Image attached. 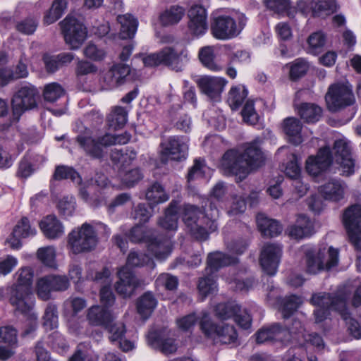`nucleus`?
Segmentation results:
<instances>
[{"label":"nucleus","mask_w":361,"mask_h":361,"mask_svg":"<svg viewBox=\"0 0 361 361\" xmlns=\"http://www.w3.org/2000/svg\"><path fill=\"white\" fill-rule=\"evenodd\" d=\"M182 214L190 235L197 240H207L209 233L218 228L219 210L212 202L207 201L202 210L191 204H185Z\"/></svg>","instance_id":"nucleus-1"},{"label":"nucleus","mask_w":361,"mask_h":361,"mask_svg":"<svg viewBox=\"0 0 361 361\" xmlns=\"http://www.w3.org/2000/svg\"><path fill=\"white\" fill-rule=\"evenodd\" d=\"M15 277L16 282L7 288L8 302L16 314L28 315L35 305L32 291L33 270L30 267L20 268Z\"/></svg>","instance_id":"nucleus-2"},{"label":"nucleus","mask_w":361,"mask_h":361,"mask_svg":"<svg viewBox=\"0 0 361 361\" xmlns=\"http://www.w3.org/2000/svg\"><path fill=\"white\" fill-rule=\"evenodd\" d=\"M130 139V135L127 133L121 135H111L106 133L104 135L93 137L90 131L87 130L77 135L75 140L80 148L86 155L95 159L104 158V148L114 145L126 144Z\"/></svg>","instance_id":"nucleus-3"},{"label":"nucleus","mask_w":361,"mask_h":361,"mask_svg":"<svg viewBox=\"0 0 361 361\" xmlns=\"http://www.w3.org/2000/svg\"><path fill=\"white\" fill-rule=\"evenodd\" d=\"M97 243L98 237L93 226L84 223L68 234L66 247L69 252L77 255L93 251Z\"/></svg>","instance_id":"nucleus-4"},{"label":"nucleus","mask_w":361,"mask_h":361,"mask_svg":"<svg viewBox=\"0 0 361 361\" xmlns=\"http://www.w3.org/2000/svg\"><path fill=\"white\" fill-rule=\"evenodd\" d=\"M304 261L307 274H317L322 271H329L338 264V250L330 247L326 259L325 248L310 247L305 250Z\"/></svg>","instance_id":"nucleus-5"},{"label":"nucleus","mask_w":361,"mask_h":361,"mask_svg":"<svg viewBox=\"0 0 361 361\" xmlns=\"http://www.w3.org/2000/svg\"><path fill=\"white\" fill-rule=\"evenodd\" d=\"M129 238L134 243H145L148 251L158 259H166L171 252L169 239L161 235L153 236L140 225H136L131 228Z\"/></svg>","instance_id":"nucleus-6"},{"label":"nucleus","mask_w":361,"mask_h":361,"mask_svg":"<svg viewBox=\"0 0 361 361\" xmlns=\"http://www.w3.org/2000/svg\"><path fill=\"white\" fill-rule=\"evenodd\" d=\"M200 326L205 337L212 339L214 344L235 345L238 342V333L233 325L217 324L207 316H204Z\"/></svg>","instance_id":"nucleus-7"},{"label":"nucleus","mask_w":361,"mask_h":361,"mask_svg":"<svg viewBox=\"0 0 361 361\" xmlns=\"http://www.w3.org/2000/svg\"><path fill=\"white\" fill-rule=\"evenodd\" d=\"M325 99L327 108L331 112H337L355 102L351 86L341 83L330 85Z\"/></svg>","instance_id":"nucleus-8"},{"label":"nucleus","mask_w":361,"mask_h":361,"mask_svg":"<svg viewBox=\"0 0 361 361\" xmlns=\"http://www.w3.org/2000/svg\"><path fill=\"white\" fill-rule=\"evenodd\" d=\"M293 325L295 326V330L294 327L288 329L279 323H274L269 326L263 327L255 334L256 341L257 343L287 341L290 339V334L299 333L302 329L301 323L298 320H294Z\"/></svg>","instance_id":"nucleus-9"},{"label":"nucleus","mask_w":361,"mask_h":361,"mask_svg":"<svg viewBox=\"0 0 361 361\" xmlns=\"http://www.w3.org/2000/svg\"><path fill=\"white\" fill-rule=\"evenodd\" d=\"M66 43L71 49H78L87 38V28L74 17L68 16L60 23Z\"/></svg>","instance_id":"nucleus-10"},{"label":"nucleus","mask_w":361,"mask_h":361,"mask_svg":"<svg viewBox=\"0 0 361 361\" xmlns=\"http://www.w3.org/2000/svg\"><path fill=\"white\" fill-rule=\"evenodd\" d=\"M70 286L69 279L66 275L49 274L39 278L36 283V293L44 301L51 298L52 292H62Z\"/></svg>","instance_id":"nucleus-11"},{"label":"nucleus","mask_w":361,"mask_h":361,"mask_svg":"<svg viewBox=\"0 0 361 361\" xmlns=\"http://www.w3.org/2000/svg\"><path fill=\"white\" fill-rule=\"evenodd\" d=\"M221 166L226 175L235 176L240 181L249 174L247 162L238 150H227L222 157Z\"/></svg>","instance_id":"nucleus-12"},{"label":"nucleus","mask_w":361,"mask_h":361,"mask_svg":"<svg viewBox=\"0 0 361 361\" xmlns=\"http://www.w3.org/2000/svg\"><path fill=\"white\" fill-rule=\"evenodd\" d=\"M343 221L350 242L361 251V204L348 207L343 213Z\"/></svg>","instance_id":"nucleus-13"},{"label":"nucleus","mask_w":361,"mask_h":361,"mask_svg":"<svg viewBox=\"0 0 361 361\" xmlns=\"http://www.w3.org/2000/svg\"><path fill=\"white\" fill-rule=\"evenodd\" d=\"M38 90L32 85L22 87L13 96L12 108L13 116L19 119L20 116L27 110L37 106Z\"/></svg>","instance_id":"nucleus-14"},{"label":"nucleus","mask_w":361,"mask_h":361,"mask_svg":"<svg viewBox=\"0 0 361 361\" xmlns=\"http://www.w3.org/2000/svg\"><path fill=\"white\" fill-rule=\"evenodd\" d=\"M162 159L180 161L188 156V138L184 136H171L161 143Z\"/></svg>","instance_id":"nucleus-15"},{"label":"nucleus","mask_w":361,"mask_h":361,"mask_svg":"<svg viewBox=\"0 0 361 361\" xmlns=\"http://www.w3.org/2000/svg\"><path fill=\"white\" fill-rule=\"evenodd\" d=\"M242 27L229 16L221 15L214 18L211 24L213 36L218 39H228L236 37Z\"/></svg>","instance_id":"nucleus-16"},{"label":"nucleus","mask_w":361,"mask_h":361,"mask_svg":"<svg viewBox=\"0 0 361 361\" xmlns=\"http://www.w3.org/2000/svg\"><path fill=\"white\" fill-rule=\"evenodd\" d=\"M282 256V247L276 243L265 244L260 252L259 263L263 271L274 276L277 272Z\"/></svg>","instance_id":"nucleus-17"},{"label":"nucleus","mask_w":361,"mask_h":361,"mask_svg":"<svg viewBox=\"0 0 361 361\" xmlns=\"http://www.w3.org/2000/svg\"><path fill=\"white\" fill-rule=\"evenodd\" d=\"M118 277L114 288L116 293L123 298H130L142 283L128 267H121L118 271Z\"/></svg>","instance_id":"nucleus-18"},{"label":"nucleus","mask_w":361,"mask_h":361,"mask_svg":"<svg viewBox=\"0 0 361 361\" xmlns=\"http://www.w3.org/2000/svg\"><path fill=\"white\" fill-rule=\"evenodd\" d=\"M348 298V295L341 292L334 296L326 293H319L312 295L310 302L317 307L331 309L341 312L346 305Z\"/></svg>","instance_id":"nucleus-19"},{"label":"nucleus","mask_w":361,"mask_h":361,"mask_svg":"<svg viewBox=\"0 0 361 361\" xmlns=\"http://www.w3.org/2000/svg\"><path fill=\"white\" fill-rule=\"evenodd\" d=\"M333 151L336 162L342 168L343 175L352 174L354 172L355 162L348 143L343 140H336Z\"/></svg>","instance_id":"nucleus-20"},{"label":"nucleus","mask_w":361,"mask_h":361,"mask_svg":"<svg viewBox=\"0 0 361 361\" xmlns=\"http://www.w3.org/2000/svg\"><path fill=\"white\" fill-rule=\"evenodd\" d=\"M332 162L331 152L329 147H324L319 150L317 156L310 157L306 161V171L313 176H317L325 171Z\"/></svg>","instance_id":"nucleus-21"},{"label":"nucleus","mask_w":361,"mask_h":361,"mask_svg":"<svg viewBox=\"0 0 361 361\" xmlns=\"http://www.w3.org/2000/svg\"><path fill=\"white\" fill-rule=\"evenodd\" d=\"M188 27L197 36L204 35L208 29L207 11L199 5L192 6L188 11Z\"/></svg>","instance_id":"nucleus-22"},{"label":"nucleus","mask_w":361,"mask_h":361,"mask_svg":"<svg viewBox=\"0 0 361 361\" xmlns=\"http://www.w3.org/2000/svg\"><path fill=\"white\" fill-rule=\"evenodd\" d=\"M161 50L162 65L176 72L182 71L188 61L184 50L178 51L172 47H165Z\"/></svg>","instance_id":"nucleus-23"},{"label":"nucleus","mask_w":361,"mask_h":361,"mask_svg":"<svg viewBox=\"0 0 361 361\" xmlns=\"http://www.w3.org/2000/svg\"><path fill=\"white\" fill-rule=\"evenodd\" d=\"M201 92L212 99L219 97L226 80L222 78L204 76L197 81Z\"/></svg>","instance_id":"nucleus-24"},{"label":"nucleus","mask_w":361,"mask_h":361,"mask_svg":"<svg viewBox=\"0 0 361 361\" xmlns=\"http://www.w3.org/2000/svg\"><path fill=\"white\" fill-rule=\"evenodd\" d=\"M129 66L117 63L114 65L104 75V81L107 89H114L123 85L130 75Z\"/></svg>","instance_id":"nucleus-25"},{"label":"nucleus","mask_w":361,"mask_h":361,"mask_svg":"<svg viewBox=\"0 0 361 361\" xmlns=\"http://www.w3.org/2000/svg\"><path fill=\"white\" fill-rule=\"evenodd\" d=\"M147 343L152 348L165 355L173 353L177 350L174 339L166 337L163 332L159 331L149 333Z\"/></svg>","instance_id":"nucleus-26"},{"label":"nucleus","mask_w":361,"mask_h":361,"mask_svg":"<svg viewBox=\"0 0 361 361\" xmlns=\"http://www.w3.org/2000/svg\"><path fill=\"white\" fill-rule=\"evenodd\" d=\"M44 235L49 240H56L64 234V226L56 215L44 216L39 223Z\"/></svg>","instance_id":"nucleus-27"},{"label":"nucleus","mask_w":361,"mask_h":361,"mask_svg":"<svg viewBox=\"0 0 361 361\" xmlns=\"http://www.w3.org/2000/svg\"><path fill=\"white\" fill-rule=\"evenodd\" d=\"M236 262L237 258L222 252L216 251L211 252L207 256V267L204 271L207 275H214L221 267L229 266Z\"/></svg>","instance_id":"nucleus-28"},{"label":"nucleus","mask_w":361,"mask_h":361,"mask_svg":"<svg viewBox=\"0 0 361 361\" xmlns=\"http://www.w3.org/2000/svg\"><path fill=\"white\" fill-rule=\"evenodd\" d=\"M286 233L292 238L300 240L313 233L312 225L307 217L300 215L295 224L288 226Z\"/></svg>","instance_id":"nucleus-29"},{"label":"nucleus","mask_w":361,"mask_h":361,"mask_svg":"<svg viewBox=\"0 0 361 361\" xmlns=\"http://www.w3.org/2000/svg\"><path fill=\"white\" fill-rule=\"evenodd\" d=\"M87 318L92 325L108 327L113 322L111 312L104 306L94 305L87 312Z\"/></svg>","instance_id":"nucleus-30"},{"label":"nucleus","mask_w":361,"mask_h":361,"mask_svg":"<svg viewBox=\"0 0 361 361\" xmlns=\"http://www.w3.org/2000/svg\"><path fill=\"white\" fill-rule=\"evenodd\" d=\"M282 128L289 142L298 145L302 142L301 135L302 124L298 118L294 117L285 118L282 123Z\"/></svg>","instance_id":"nucleus-31"},{"label":"nucleus","mask_w":361,"mask_h":361,"mask_svg":"<svg viewBox=\"0 0 361 361\" xmlns=\"http://www.w3.org/2000/svg\"><path fill=\"white\" fill-rule=\"evenodd\" d=\"M345 188L338 180L332 179L321 185L319 191L322 196L327 200L338 202L344 197Z\"/></svg>","instance_id":"nucleus-32"},{"label":"nucleus","mask_w":361,"mask_h":361,"mask_svg":"<svg viewBox=\"0 0 361 361\" xmlns=\"http://www.w3.org/2000/svg\"><path fill=\"white\" fill-rule=\"evenodd\" d=\"M158 301L152 292L147 291L140 296L136 301L137 313L144 320L148 319L157 305Z\"/></svg>","instance_id":"nucleus-33"},{"label":"nucleus","mask_w":361,"mask_h":361,"mask_svg":"<svg viewBox=\"0 0 361 361\" xmlns=\"http://www.w3.org/2000/svg\"><path fill=\"white\" fill-rule=\"evenodd\" d=\"M257 224L262 235L265 237L273 238L282 231V226L277 221L269 219L262 214L257 216Z\"/></svg>","instance_id":"nucleus-34"},{"label":"nucleus","mask_w":361,"mask_h":361,"mask_svg":"<svg viewBox=\"0 0 361 361\" xmlns=\"http://www.w3.org/2000/svg\"><path fill=\"white\" fill-rule=\"evenodd\" d=\"M178 202L172 200L165 210L163 217L159 218L158 225L166 230L175 231L178 228Z\"/></svg>","instance_id":"nucleus-35"},{"label":"nucleus","mask_w":361,"mask_h":361,"mask_svg":"<svg viewBox=\"0 0 361 361\" xmlns=\"http://www.w3.org/2000/svg\"><path fill=\"white\" fill-rule=\"evenodd\" d=\"M241 154L247 162L249 173L250 170L261 166L264 162L263 154L255 142L250 143Z\"/></svg>","instance_id":"nucleus-36"},{"label":"nucleus","mask_w":361,"mask_h":361,"mask_svg":"<svg viewBox=\"0 0 361 361\" xmlns=\"http://www.w3.org/2000/svg\"><path fill=\"white\" fill-rule=\"evenodd\" d=\"M185 14V9L180 6L173 5L160 13L159 19L163 26H171L178 23Z\"/></svg>","instance_id":"nucleus-37"},{"label":"nucleus","mask_w":361,"mask_h":361,"mask_svg":"<svg viewBox=\"0 0 361 361\" xmlns=\"http://www.w3.org/2000/svg\"><path fill=\"white\" fill-rule=\"evenodd\" d=\"M302 303L300 297L295 295H291L281 298L279 300V311L283 319L290 318L299 308Z\"/></svg>","instance_id":"nucleus-38"},{"label":"nucleus","mask_w":361,"mask_h":361,"mask_svg":"<svg viewBox=\"0 0 361 361\" xmlns=\"http://www.w3.org/2000/svg\"><path fill=\"white\" fill-rule=\"evenodd\" d=\"M117 20L121 25L120 37L121 39H131L134 37L137 27V20L130 14L120 15Z\"/></svg>","instance_id":"nucleus-39"},{"label":"nucleus","mask_w":361,"mask_h":361,"mask_svg":"<svg viewBox=\"0 0 361 361\" xmlns=\"http://www.w3.org/2000/svg\"><path fill=\"white\" fill-rule=\"evenodd\" d=\"M264 3L267 9L274 13L286 15L289 18L295 17V8L291 6L290 0H264Z\"/></svg>","instance_id":"nucleus-40"},{"label":"nucleus","mask_w":361,"mask_h":361,"mask_svg":"<svg viewBox=\"0 0 361 361\" xmlns=\"http://www.w3.org/2000/svg\"><path fill=\"white\" fill-rule=\"evenodd\" d=\"M298 114L306 123H314L321 118L322 109L314 104L302 103L298 108Z\"/></svg>","instance_id":"nucleus-41"},{"label":"nucleus","mask_w":361,"mask_h":361,"mask_svg":"<svg viewBox=\"0 0 361 361\" xmlns=\"http://www.w3.org/2000/svg\"><path fill=\"white\" fill-rule=\"evenodd\" d=\"M128 121V111L124 107L116 106L108 115L106 122L109 128L116 130L122 128Z\"/></svg>","instance_id":"nucleus-42"},{"label":"nucleus","mask_w":361,"mask_h":361,"mask_svg":"<svg viewBox=\"0 0 361 361\" xmlns=\"http://www.w3.org/2000/svg\"><path fill=\"white\" fill-rule=\"evenodd\" d=\"M336 11L335 0H317L312 1V15L313 17L324 18Z\"/></svg>","instance_id":"nucleus-43"},{"label":"nucleus","mask_w":361,"mask_h":361,"mask_svg":"<svg viewBox=\"0 0 361 361\" xmlns=\"http://www.w3.org/2000/svg\"><path fill=\"white\" fill-rule=\"evenodd\" d=\"M145 196L150 204L164 203L169 199V195L166 192L164 187L157 182L154 183L147 189Z\"/></svg>","instance_id":"nucleus-44"},{"label":"nucleus","mask_w":361,"mask_h":361,"mask_svg":"<svg viewBox=\"0 0 361 361\" xmlns=\"http://www.w3.org/2000/svg\"><path fill=\"white\" fill-rule=\"evenodd\" d=\"M65 179H71L78 185H80L82 180L79 173L73 167L65 165L57 166L52 176V180H62Z\"/></svg>","instance_id":"nucleus-45"},{"label":"nucleus","mask_w":361,"mask_h":361,"mask_svg":"<svg viewBox=\"0 0 361 361\" xmlns=\"http://www.w3.org/2000/svg\"><path fill=\"white\" fill-rule=\"evenodd\" d=\"M247 96V90L244 86H235L230 90L227 102L233 110H236L242 105Z\"/></svg>","instance_id":"nucleus-46"},{"label":"nucleus","mask_w":361,"mask_h":361,"mask_svg":"<svg viewBox=\"0 0 361 361\" xmlns=\"http://www.w3.org/2000/svg\"><path fill=\"white\" fill-rule=\"evenodd\" d=\"M240 312V307L235 302L219 303L215 307L216 317L221 320L233 317Z\"/></svg>","instance_id":"nucleus-47"},{"label":"nucleus","mask_w":361,"mask_h":361,"mask_svg":"<svg viewBox=\"0 0 361 361\" xmlns=\"http://www.w3.org/2000/svg\"><path fill=\"white\" fill-rule=\"evenodd\" d=\"M199 59L202 64L208 69L216 71L221 67L215 61V54L212 47H204L199 51Z\"/></svg>","instance_id":"nucleus-48"},{"label":"nucleus","mask_w":361,"mask_h":361,"mask_svg":"<svg viewBox=\"0 0 361 361\" xmlns=\"http://www.w3.org/2000/svg\"><path fill=\"white\" fill-rule=\"evenodd\" d=\"M341 317L345 320L349 334L355 339L361 338V324L354 318L351 317L346 305L340 312Z\"/></svg>","instance_id":"nucleus-49"},{"label":"nucleus","mask_w":361,"mask_h":361,"mask_svg":"<svg viewBox=\"0 0 361 361\" xmlns=\"http://www.w3.org/2000/svg\"><path fill=\"white\" fill-rule=\"evenodd\" d=\"M65 90L61 85L57 82H51L44 86L43 97L46 102L53 103L63 97Z\"/></svg>","instance_id":"nucleus-50"},{"label":"nucleus","mask_w":361,"mask_h":361,"mask_svg":"<svg viewBox=\"0 0 361 361\" xmlns=\"http://www.w3.org/2000/svg\"><path fill=\"white\" fill-rule=\"evenodd\" d=\"M66 8V1L65 0H55L49 13L44 16V23L49 25L56 21L61 17Z\"/></svg>","instance_id":"nucleus-51"},{"label":"nucleus","mask_w":361,"mask_h":361,"mask_svg":"<svg viewBox=\"0 0 361 361\" xmlns=\"http://www.w3.org/2000/svg\"><path fill=\"white\" fill-rule=\"evenodd\" d=\"M44 326L48 330H52L58 326V310L56 305L49 303L47 305L43 316Z\"/></svg>","instance_id":"nucleus-52"},{"label":"nucleus","mask_w":361,"mask_h":361,"mask_svg":"<svg viewBox=\"0 0 361 361\" xmlns=\"http://www.w3.org/2000/svg\"><path fill=\"white\" fill-rule=\"evenodd\" d=\"M35 155L32 154L27 153L19 163V166L17 175L19 177L27 178L30 176L35 169L34 168L33 161Z\"/></svg>","instance_id":"nucleus-53"},{"label":"nucleus","mask_w":361,"mask_h":361,"mask_svg":"<svg viewBox=\"0 0 361 361\" xmlns=\"http://www.w3.org/2000/svg\"><path fill=\"white\" fill-rule=\"evenodd\" d=\"M307 43L310 51L314 54H318L322 51L326 44V35L322 31L313 32L309 36Z\"/></svg>","instance_id":"nucleus-54"},{"label":"nucleus","mask_w":361,"mask_h":361,"mask_svg":"<svg viewBox=\"0 0 361 361\" xmlns=\"http://www.w3.org/2000/svg\"><path fill=\"white\" fill-rule=\"evenodd\" d=\"M38 259L46 266L55 268L56 263V250L53 246H47L41 247L37 252Z\"/></svg>","instance_id":"nucleus-55"},{"label":"nucleus","mask_w":361,"mask_h":361,"mask_svg":"<svg viewBox=\"0 0 361 361\" xmlns=\"http://www.w3.org/2000/svg\"><path fill=\"white\" fill-rule=\"evenodd\" d=\"M197 287L200 294L202 296V300L208 295L213 293L216 288L214 275H207L205 274V276L200 279Z\"/></svg>","instance_id":"nucleus-56"},{"label":"nucleus","mask_w":361,"mask_h":361,"mask_svg":"<svg viewBox=\"0 0 361 361\" xmlns=\"http://www.w3.org/2000/svg\"><path fill=\"white\" fill-rule=\"evenodd\" d=\"M14 235L25 238L35 235L36 230L32 228L30 221L27 217H23L18 224L14 227Z\"/></svg>","instance_id":"nucleus-57"},{"label":"nucleus","mask_w":361,"mask_h":361,"mask_svg":"<svg viewBox=\"0 0 361 361\" xmlns=\"http://www.w3.org/2000/svg\"><path fill=\"white\" fill-rule=\"evenodd\" d=\"M157 287H164L168 290H174L178 285V279L176 276L170 274H161L155 281Z\"/></svg>","instance_id":"nucleus-58"},{"label":"nucleus","mask_w":361,"mask_h":361,"mask_svg":"<svg viewBox=\"0 0 361 361\" xmlns=\"http://www.w3.org/2000/svg\"><path fill=\"white\" fill-rule=\"evenodd\" d=\"M109 276V270L107 268H102L101 271L89 270L86 279L104 286L110 283Z\"/></svg>","instance_id":"nucleus-59"},{"label":"nucleus","mask_w":361,"mask_h":361,"mask_svg":"<svg viewBox=\"0 0 361 361\" xmlns=\"http://www.w3.org/2000/svg\"><path fill=\"white\" fill-rule=\"evenodd\" d=\"M58 209L65 218L73 215L75 209V200L73 197H64L58 203Z\"/></svg>","instance_id":"nucleus-60"},{"label":"nucleus","mask_w":361,"mask_h":361,"mask_svg":"<svg viewBox=\"0 0 361 361\" xmlns=\"http://www.w3.org/2000/svg\"><path fill=\"white\" fill-rule=\"evenodd\" d=\"M307 63L302 59H296L290 66V77L291 80H295L302 76H304L308 71Z\"/></svg>","instance_id":"nucleus-61"},{"label":"nucleus","mask_w":361,"mask_h":361,"mask_svg":"<svg viewBox=\"0 0 361 361\" xmlns=\"http://www.w3.org/2000/svg\"><path fill=\"white\" fill-rule=\"evenodd\" d=\"M17 341V331L16 329L11 326L0 328V342L12 346L16 345Z\"/></svg>","instance_id":"nucleus-62"},{"label":"nucleus","mask_w":361,"mask_h":361,"mask_svg":"<svg viewBox=\"0 0 361 361\" xmlns=\"http://www.w3.org/2000/svg\"><path fill=\"white\" fill-rule=\"evenodd\" d=\"M149 261V257L142 253L130 252L128 256L126 266L129 269L133 267L144 266Z\"/></svg>","instance_id":"nucleus-63"},{"label":"nucleus","mask_w":361,"mask_h":361,"mask_svg":"<svg viewBox=\"0 0 361 361\" xmlns=\"http://www.w3.org/2000/svg\"><path fill=\"white\" fill-rule=\"evenodd\" d=\"M84 55L95 61H102L105 57L104 49L97 47L94 44L90 42L83 50Z\"/></svg>","instance_id":"nucleus-64"}]
</instances>
